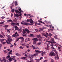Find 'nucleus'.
<instances>
[{"label": "nucleus", "instance_id": "34", "mask_svg": "<svg viewBox=\"0 0 62 62\" xmlns=\"http://www.w3.org/2000/svg\"><path fill=\"white\" fill-rule=\"evenodd\" d=\"M41 37V35H39L37 36V38H40V37Z\"/></svg>", "mask_w": 62, "mask_h": 62}, {"label": "nucleus", "instance_id": "37", "mask_svg": "<svg viewBox=\"0 0 62 62\" xmlns=\"http://www.w3.org/2000/svg\"><path fill=\"white\" fill-rule=\"evenodd\" d=\"M20 59H23V60H24V59H25L24 57H21L20 58Z\"/></svg>", "mask_w": 62, "mask_h": 62}, {"label": "nucleus", "instance_id": "30", "mask_svg": "<svg viewBox=\"0 0 62 62\" xmlns=\"http://www.w3.org/2000/svg\"><path fill=\"white\" fill-rule=\"evenodd\" d=\"M4 53L5 54H7V50H5L4 52Z\"/></svg>", "mask_w": 62, "mask_h": 62}, {"label": "nucleus", "instance_id": "61", "mask_svg": "<svg viewBox=\"0 0 62 62\" xmlns=\"http://www.w3.org/2000/svg\"><path fill=\"white\" fill-rule=\"evenodd\" d=\"M35 30L36 32H38V30H37V29H35Z\"/></svg>", "mask_w": 62, "mask_h": 62}, {"label": "nucleus", "instance_id": "56", "mask_svg": "<svg viewBox=\"0 0 62 62\" xmlns=\"http://www.w3.org/2000/svg\"><path fill=\"white\" fill-rule=\"evenodd\" d=\"M46 42H49V43H51V41H47V40H46Z\"/></svg>", "mask_w": 62, "mask_h": 62}, {"label": "nucleus", "instance_id": "42", "mask_svg": "<svg viewBox=\"0 0 62 62\" xmlns=\"http://www.w3.org/2000/svg\"><path fill=\"white\" fill-rule=\"evenodd\" d=\"M30 61L31 62H33V60L32 59H31L30 60Z\"/></svg>", "mask_w": 62, "mask_h": 62}, {"label": "nucleus", "instance_id": "39", "mask_svg": "<svg viewBox=\"0 0 62 62\" xmlns=\"http://www.w3.org/2000/svg\"><path fill=\"white\" fill-rule=\"evenodd\" d=\"M6 59H4L2 61H4V62H6Z\"/></svg>", "mask_w": 62, "mask_h": 62}, {"label": "nucleus", "instance_id": "63", "mask_svg": "<svg viewBox=\"0 0 62 62\" xmlns=\"http://www.w3.org/2000/svg\"><path fill=\"white\" fill-rule=\"evenodd\" d=\"M51 44H51V46H52V47L53 46H54V44H53V43H51Z\"/></svg>", "mask_w": 62, "mask_h": 62}, {"label": "nucleus", "instance_id": "33", "mask_svg": "<svg viewBox=\"0 0 62 62\" xmlns=\"http://www.w3.org/2000/svg\"><path fill=\"white\" fill-rule=\"evenodd\" d=\"M58 48L59 51H61V49H60L61 48V47L58 46Z\"/></svg>", "mask_w": 62, "mask_h": 62}, {"label": "nucleus", "instance_id": "10", "mask_svg": "<svg viewBox=\"0 0 62 62\" xmlns=\"http://www.w3.org/2000/svg\"><path fill=\"white\" fill-rule=\"evenodd\" d=\"M19 36V35L13 34L12 37H18Z\"/></svg>", "mask_w": 62, "mask_h": 62}, {"label": "nucleus", "instance_id": "45", "mask_svg": "<svg viewBox=\"0 0 62 62\" xmlns=\"http://www.w3.org/2000/svg\"><path fill=\"white\" fill-rule=\"evenodd\" d=\"M9 22H10L11 23H12V22H13L12 20H9Z\"/></svg>", "mask_w": 62, "mask_h": 62}, {"label": "nucleus", "instance_id": "36", "mask_svg": "<svg viewBox=\"0 0 62 62\" xmlns=\"http://www.w3.org/2000/svg\"><path fill=\"white\" fill-rule=\"evenodd\" d=\"M41 42L38 43H37V44L38 45H41Z\"/></svg>", "mask_w": 62, "mask_h": 62}, {"label": "nucleus", "instance_id": "47", "mask_svg": "<svg viewBox=\"0 0 62 62\" xmlns=\"http://www.w3.org/2000/svg\"><path fill=\"white\" fill-rule=\"evenodd\" d=\"M14 9H13L11 10L12 12H14Z\"/></svg>", "mask_w": 62, "mask_h": 62}, {"label": "nucleus", "instance_id": "16", "mask_svg": "<svg viewBox=\"0 0 62 62\" xmlns=\"http://www.w3.org/2000/svg\"><path fill=\"white\" fill-rule=\"evenodd\" d=\"M8 40L9 41L8 42H11V41H12V40L11 39H10L9 38H8Z\"/></svg>", "mask_w": 62, "mask_h": 62}, {"label": "nucleus", "instance_id": "50", "mask_svg": "<svg viewBox=\"0 0 62 62\" xmlns=\"http://www.w3.org/2000/svg\"><path fill=\"white\" fill-rule=\"evenodd\" d=\"M23 41H24V40H22L21 41V43H23Z\"/></svg>", "mask_w": 62, "mask_h": 62}, {"label": "nucleus", "instance_id": "54", "mask_svg": "<svg viewBox=\"0 0 62 62\" xmlns=\"http://www.w3.org/2000/svg\"><path fill=\"white\" fill-rule=\"evenodd\" d=\"M5 18V17L4 16H2L1 17V18L2 19H4V18Z\"/></svg>", "mask_w": 62, "mask_h": 62}, {"label": "nucleus", "instance_id": "44", "mask_svg": "<svg viewBox=\"0 0 62 62\" xmlns=\"http://www.w3.org/2000/svg\"><path fill=\"white\" fill-rule=\"evenodd\" d=\"M19 25V23H16V25Z\"/></svg>", "mask_w": 62, "mask_h": 62}, {"label": "nucleus", "instance_id": "48", "mask_svg": "<svg viewBox=\"0 0 62 62\" xmlns=\"http://www.w3.org/2000/svg\"><path fill=\"white\" fill-rule=\"evenodd\" d=\"M37 25H41V23H38Z\"/></svg>", "mask_w": 62, "mask_h": 62}, {"label": "nucleus", "instance_id": "2", "mask_svg": "<svg viewBox=\"0 0 62 62\" xmlns=\"http://www.w3.org/2000/svg\"><path fill=\"white\" fill-rule=\"evenodd\" d=\"M11 57L10 58L8 59V60L10 62H11L12 61V60H15V58H15L16 57V56H11Z\"/></svg>", "mask_w": 62, "mask_h": 62}, {"label": "nucleus", "instance_id": "26", "mask_svg": "<svg viewBox=\"0 0 62 62\" xmlns=\"http://www.w3.org/2000/svg\"><path fill=\"white\" fill-rule=\"evenodd\" d=\"M31 47H32L34 49H37V48L35 47L33 45H32Z\"/></svg>", "mask_w": 62, "mask_h": 62}, {"label": "nucleus", "instance_id": "8", "mask_svg": "<svg viewBox=\"0 0 62 62\" xmlns=\"http://www.w3.org/2000/svg\"><path fill=\"white\" fill-rule=\"evenodd\" d=\"M15 11L16 12V13H20V15H22V13L20 12H19V11L17 10H15Z\"/></svg>", "mask_w": 62, "mask_h": 62}, {"label": "nucleus", "instance_id": "49", "mask_svg": "<svg viewBox=\"0 0 62 62\" xmlns=\"http://www.w3.org/2000/svg\"><path fill=\"white\" fill-rule=\"evenodd\" d=\"M54 38L56 39H57V35H55L54 36Z\"/></svg>", "mask_w": 62, "mask_h": 62}, {"label": "nucleus", "instance_id": "4", "mask_svg": "<svg viewBox=\"0 0 62 62\" xmlns=\"http://www.w3.org/2000/svg\"><path fill=\"white\" fill-rule=\"evenodd\" d=\"M48 34H49L47 32H46V33H42V36H44L45 37H47L48 36Z\"/></svg>", "mask_w": 62, "mask_h": 62}, {"label": "nucleus", "instance_id": "43", "mask_svg": "<svg viewBox=\"0 0 62 62\" xmlns=\"http://www.w3.org/2000/svg\"><path fill=\"white\" fill-rule=\"evenodd\" d=\"M7 43L8 44H10L11 45V44L10 43V42H7Z\"/></svg>", "mask_w": 62, "mask_h": 62}, {"label": "nucleus", "instance_id": "1", "mask_svg": "<svg viewBox=\"0 0 62 62\" xmlns=\"http://www.w3.org/2000/svg\"><path fill=\"white\" fill-rule=\"evenodd\" d=\"M29 21L31 23V25H32L33 24L35 23V22L33 21L32 19H30L29 20L27 19V23H29Z\"/></svg>", "mask_w": 62, "mask_h": 62}, {"label": "nucleus", "instance_id": "23", "mask_svg": "<svg viewBox=\"0 0 62 62\" xmlns=\"http://www.w3.org/2000/svg\"><path fill=\"white\" fill-rule=\"evenodd\" d=\"M16 55H17V56H21V54H19L18 53H17L16 54Z\"/></svg>", "mask_w": 62, "mask_h": 62}, {"label": "nucleus", "instance_id": "51", "mask_svg": "<svg viewBox=\"0 0 62 62\" xmlns=\"http://www.w3.org/2000/svg\"><path fill=\"white\" fill-rule=\"evenodd\" d=\"M13 6H14V5H13L12 6H11L10 7V8H11V9H12V8L13 7Z\"/></svg>", "mask_w": 62, "mask_h": 62}, {"label": "nucleus", "instance_id": "3", "mask_svg": "<svg viewBox=\"0 0 62 62\" xmlns=\"http://www.w3.org/2000/svg\"><path fill=\"white\" fill-rule=\"evenodd\" d=\"M25 31H23V34H25L26 32L28 34H29L30 32L29 30H28L27 29H25Z\"/></svg>", "mask_w": 62, "mask_h": 62}, {"label": "nucleus", "instance_id": "64", "mask_svg": "<svg viewBox=\"0 0 62 62\" xmlns=\"http://www.w3.org/2000/svg\"><path fill=\"white\" fill-rule=\"evenodd\" d=\"M47 60H45L44 61V62H47Z\"/></svg>", "mask_w": 62, "mask_h": 62}, {"label": "nucleus", "instance_id": "31", "mask_svg": "<svg viewBox=\"0 0 62 62\" xmlns=\"http://www.w3.org/2000/svg\"><path fill=\"white\" fill-rule=\"evenodd\" d=\"M36 41H35L34 40L33 41V44H36Z\"/></svg>", "mask_w": 62, "mask_h": 62}, {"label": "nucleus", "instance_id": "46", "mask_svg": "<svg viewBox=\"0 0 62 62\" xmlns=\"http://www.w3.org/2000/svg\"><path fill=\"white\" fill-rule=\"evenodd\" d=\"M8 26V25H6L5 26V27L7 28Z\"/></svg>", "mask_w": 62, "mask_h": 62}, {"label": "nucleus", "instance_id": "14", "mask_svg": "<svg viewBox=\"0 0 62 62\" xmlns=\"http://www.w3.org/2000/svg\"><path fill=\"white\" fill-rule=\"evenodd\" d=\"M42 58H43L42 57H41L39 59H35V60H36L37 61H40V60H41V59H42Z\"/></svg>", "mask_w": 62, "mask_h": 62}, {"label": "nucleus", "instance_id": "32", "mask_svg": "<svg viewBox=\"0 0 62 62\" xmlns=\"http://www.w3.org/2000/svg\"><path fill=\"white\" fill-rule=\"evenodd\" d=\"M50 43H54V44L55 43H56L54 41H53V42L50 41Z\"/></svg>", "mask_w": 62, "mask_h": 62}, {"label": "nucleus", "instance_id": "9", "mask_svg": "<svg viewBox=\"0 0 62 62\" xmlns=\"http://www.w3.org/2000/svg\"><path fill=\"white\" fill-rule=\"evenodd\" d=\"M14 16L15 17H16V18H18V17H19V15H18V14H15V13H14Z\"/></svg>", "mask_w": 62, "mask_h": 62}, {"label": "nucleus", "instance_id": "60", "mask_svg": "<svg viewBox=\"0 0 62 62\" xmlns=\"http://www.w3.org/2000/svg\"><path fill=\"white\" fill-rule=\"evenodd\" d=\"M19 16H20V17H21V18H20V19H21V18H22V15H19Z\"/></svg>", "mask_w": 62, "mask_h": 62}, {"label": "nucleus", "instance_id": "19", "mask_svg": "<svg viewBox=\"0 0 62 62\" xmlns=\"http://www.w3.org/2000/svg\"><path fill=\"white\" fill-rule=\"evenodd\" d=\"M49 37L51 38H52L51 36H52V34L51 33H49L48 35Z\"/></svg>", "mask_w": 62, "mask_h": 62}, {"label": "nucleus", "instance_id": "29", "mask_svg": "<svg viewBox=\"0 0 62 62\" xmlns=\"http://www.w3.org/2000/svg\"><path fill=\"white\" fill-rule=\"evenodd\" d=\"M58 45L59 44L57 43L55 44L54 45V46H56V47H57Z\"/></svg>", "mask_w": 62, "mask_h": 62}, {"label": "nucleus", "instance_id": "57", "mask_svg": "<svg viewBox=\"0 0 62 62\" xmlns=\"http://www.w3.org/2000/svg\"><path fill=\"white\" fill-rule=\"evenodd\" d=\"M0 38H4L3 36L1 35H0Z\"/></svg>", "mask_w": 62, "mask_h": 62}, {"label": "nucleus", "instance_id": "55", "mask_svg": "<svg viewBox=\"0 0 62 62\" xmlns=\"http://www.w3.org/2000/svg\"><path fill=\"white\" fill-rule=\"evenodd\" d=\"M28 41H30V38H28Z\"/></svg>", "mask_w": 62, "mask_h": 62}, {"label": "nucleus", "instance_id": "52", "mask_svg": "<svg viewBox=\"0 0 62 62\" xmlns=\"http://www.w3.org/2000/svg\"><path fill=\"white\" fill-rule=\"evenodd\" d=\"M21 38V39H22V40H24V38H23V37H22Z\"/></svg>", "mask_w": 62, "mask_h": 62}, {"label": "nucleus", "instance_id": "58", "mask_svg": "<svg viewBox=\"0 0 62 62\" xmlns=\"http://www.w3.org/2000/svg\"><path fill=\"white\" fill-rule=\"evenodd\" d=\"M11 17H12L13 16V13H11Z\"/></svg>", "mask_w": 62, "mask_h": 62}, {"label": "nucleus", "instance_id": "5", "mask_svg": "<svg viewBox=\"0 0 62 62\" xmlns=\"http://www.w3.org/2000/svg\"><path fill=\"white\" fill-rule=\"evenodd\" d=\"M49 55L50 56H55L54 53V52L50 53L49 54Z\"/></svg>", "mask_w": 62, "mask_h": 62}, {"label": "nucleus", "instance_id": "40", "mask_svg": "<svg viewBox=\"0 0 62 62\" xmlns=\"http://www.w3.org/2000/svg\"><path fill=\"white\" fill-rule=\"evenodd\" d=\"M51 41H54V39L53 38H52L51 39Z\"/></svg>", "mask_w": 62, "mask_h": 62}, {"label": "nucleus", "instance_id": "18", "mask_svg": "<svg viewBox=\"0 0 62 62\" xmlns=\"http://www.w3.org/2000/svg\"><path fill=\"white\" fill-rule=\"evenodd\" d=\"M38 21L39 23H43V24H45V23L42 21H40V20H38Z\"/></svg>", "mask_w": 62, "mask_h": 62}, {"label": "nucleus", "instance_id": "7", "mask_svg": "<svg viewBox=\"0 0 62 62\" xmlns=\"http://www.w3.org/2000/svg\"><path fill=\"white\" fill-rule=\"evenodd\" d=\"M8 50L9 52H8V54H12V51H10V49H8Z\"/></svg>", "mask_w": 62, "mask_h": 62}, {"label": "nucleus", "instance_id": "11", "mask_svg": "<svg viewBox=\"0 0 62 62\" xmlns=\"http://www.w3.org/2000/svg\"><path fill=\"white\" fill-rule=\"evenodd\" d=\"M14 26H15V30H19V28L17 27V26H15V25H14Z\"/></svg>", "mask_w": 62, "mask_h": 62}, {"label": "nucleus", "instance_id": "24", "mask_svg": "<svg viewBox=\"0 0 62 62\" xmlns=\"http://www.w3.org/2000/svg\"><path fill=\"white\" fill-rule=\"evenodd\" d=\"M15 6H18V4H17V2L16 1L15 3Z\"/></svg>", "mask_w": 62, "mask_h": 62}, {"label": "nucleus", "instance_id": "25", "mask_svg": "<svg viewBox=\"0 0 62 62\" xmlns=\"http://www.w3.org/2000/svg\"><path fill=\"white\" fill-rule=\"evenodd\" d=\"M19 48L20 49V50H21V49H23V47L21 46H20L19 47Z\"/></svg>", "mask_w": 62, "mask_h": 62}, {"label": "nucleus", "instance_id": "62", "mask_svg": "<svg viewBox=\"0 0 62 62\" xmlns=\"http://www.w3.org/2000/svg\"><path fill=\"white\" fill-rule=\"evenodd\" d=\"M52 49H55L54 47L53 46L52 47Z\"/></svg>", "mask_w": 62, "mask_h": 62}, {"label": "nucleus", "instance_id": "22", "mask_svg": "<svg viewBox=\"0 0 62 62\" xmlns=\"http://www.w3.org/2000/svg\"><path fill=\"white\" fill-rule=\"evenodd\" d=\"M35 51L37 53H41V51H39V50H35Z\"/></svg>", "mask_w": 62, "mask_h": 62}, {"label": "nucleus", "instance_id": "6", "mask_svg": "<svg viewBox=\"0 0 62 62\" xmlns=\"http://www.w3.org/2000/svg\"><path fill=\"white\" fill-rule=\"evenodd\" d=\"M21 23L22 24H23V25H28L30 24L29 23H23V22H21Z\"/></svg>", "mask_w": 62, "mask_h": 62}, {"label": "nucleus", "instance_id": "13", "mask_svg": "<svg viewBox=\"0 0 62 62\" xmlns=\"http://www.w3.org/2000/svg\"><path fill=\"white\" fill-rule=\"evenodd\" d=\"M49 45H48V44H47V48H45L46 49V50H48L49 49Z\"/></svg>", "mask_w": 62, "mask_h": 62}, {"label": "nucleus", "instance_id": "41", "mask_svg": "<svg viewBox=\"0 0 62 62\" xmlns=\"http://www.w3.org/2000/svg\"><path fill=\"white\" fill-rule=\"evenodd\" d=\"M6 42H7V41H6V42H2V44H3L4 45L5 44H6Z\"/></svg>", "mask_w": 62, "mask_h": 62}, {"label": "nucleus", "instance_id": "21", "mask_svg": "<svg viewBox=\"0 0 62 62\" xmlns=\"http://www.w3.org/2000/svg\"><path fill=\"white\" fill-rule=\"evenodd\" d=\"M10 55H9V54H8V55L6 57L7 59H8V58L9 59L10 58Z\"/></svg>", "mask_w": 62, "mask_h": 62}, {"label": "nucleus", "instance_id": "27", "mask_svg": "<svg viewBox=\"0 0 62 62\" xmlns=\"http://www.w3.org/2000/svg\"><path fill=\"white\" fill-rule=\"evenodd\" d=\"M9 29H8L7 30V33H10V31H9Z\"/></svg>", "mask_w": 62, "mask_h": 62}, {"label": "nucleus", "instance_id": "20", "mask_svg": "<svg viewBox=\"0 0 62 62\" xmlns=\"http://www.w3.org/2000/svg\"><path fill=\"white\" fill-rule=\"evenodd\" d=\"M59 57L58 56V55H57L54 58L55 59H59Z\"/></svg>", "mask_w": 62, "mask_h": 62}, {"label": "nucleus", "instance_id": "59", "mask_svg": "<svg viewBox=\"0 0 62 62\" xmlns=\"http://www.w3.org/2000/svg\"><path fill=\"white\" fill-rule=\"evenodd\" d=\"M29 58L31 59V55L29 56Z\"/></svg>", "mask_w": 62, "mask_h": 62}, {"label": "nucleus", "instance_id": "38", "mask_svg": "<svg viewBox=\"0 0 62 62\" xmlns=\"http://www.w3.org/2000/svg\"><path fill=\"white\" fill-rule=\"evenodd\" d=\"M39 40H41V39H42V37H41L40 38H39Z\"/></svg>", "mask_w": 62, "mask_h": 62}, {"label": "nucleus", "instance_id": "28", "mask_svg": "<svg viewBox=\"0 0 62 62\" xmlns=\"http://www.w3.org/2000/svg\"><path fill=\"white\" fill-rule=\"evenodd\" d=\"M11 25H16V23H11Z\"/></svg>", "mask_w": 62, "mask_h": 62}, {"label": "nucleus", "instance_id": "17", "mask_svg": "<svg viewBox=\"0 0 62 62\" xmlns=\"http://www.w3.org/2000/svg\"><path fill=\"white\" fill-rule=\"evenodd\" d=\"M38 55V53H36L34 54H33L32 56H36V55Z\"/></svg>", "mask_w": 62, "mask_h": 62}, {"label": "nucleus", "instance_id": "53", "mask_svg": "<svg viewBox=\"0 0 62 62\" xmlns=\"http://www.w3.org/2000/svg\"><path fill=\"white\" fill-rule=\"evenodd\" d=\"M6 36L7 37H8V38H9V37H10V35H6Z\"/></svg>", "mask_w": 62, "mask_h": 62}, {"label": "nucleus", "instance_id": "35", "mask_svg": "<svg viewBox=\"0 0 62 62\" xmlns=\"http://www.w3.org/2000/svg\"><path fill=\"white\" fill-rule=\"evenodd\" d=\"M0 41L1 42H2H2H3V41H4V39H1L0 40Z\"/></svg>", "mask_w": 62, "mask_h": 62}, {"label": "nucleus", "instance_id": "15", "mask_svg": "<svg viewBox=\"0 0 62 62\" xmlns=\"http://www.w3.org/2000/svg\"><path fill=\"white\" fill-rule=\"evenodd\" d=\"M33 40H34L35 41H36V42H37V41L38 40V38H35L33 39Z\"/></svg>", "mask_w": 62, "mask_h": 62}, {"label": "nucleus", "instance_id": "12", "mask_svg": "<svg viewBox=\"0 0 62 62\" xmlns=\"http://www.w3.org/2000/svg\"><path fill=\"white\" fill-rule=\"evenodd\" d=\"M41 53H41V55L42 56H43V55H44V54H45L46 53L45 52H43V51H41Z\"/></svg>", "mask_w": 62, "mask_h": 62}]
</instances>
